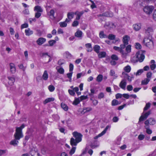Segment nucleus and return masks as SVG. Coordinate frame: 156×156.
<instances>
[{"label": "nucleus", "instance_id": "obj_1", "mask_svg": "<svg viewBox=\"0 0 156 156\" xmlns=\"http://www.w3.org/2000/svg\"><path fill=\"white\" fill-rule=\"evenodd\" d=\"M72 134L75 138H71L70 139V144L72 146H76L78 143L82 140V135L77 132L75 131Z\"/></svg>", "mask_w": 156, "mask_h": 156}, {"label": "nucleus", "instance_id": "obj_2", "mask_svg": "<svg viewBox=\"0 0 156 156\" xmlns=\"http://www.w3.org/2000/svg\"><path fill=\"white\" fill-rule=\"evenodd\" d=\"M143 43L145 46L150 48L152 49L154 48V43L151 38H144L143 41Z\"/></svg>", "mask_w": 156, "mask_h": 156}, {"label": "nucleus", "instance_id": "obj_3", "mask_svg": "<svg viewBox=\"0 0 156 156\" xmlns=\"http://www.w3.org/2000/svg\"><path fill=\"white\" fill-rule=\"evenodd\" d=\"M136 59L133 61V58L131 59V61L134 62L137 61L138 60L140 62L143 61L145 58V56L142 51H139L136 53L135 55Z\"/></svg>", "mask_w": 156, "mask_h": 156}, {"label": "nucleus", "instance_id": "obj_4", "mask_svg": "<svg viewBox=\"0 0 156 156\" xmlns=\"http://www.w3.org/2000/svg\"><path fill=\"white\" fill-rule=\"evenodd\" d=\"M125 46L123 44H121L120 47L114 46L113 49L116 51L119 52L122 55L123 57H126L127 55V53L124 52V49L125 48Z\"/></svg>", "mask_w": 156, "mask_h": 156}, {"label": "nucleus", "instance_id": "obj_5", "mask_svg": "<svg viewBox=\"0 0 156 156\" xmlns=\"http://www.w3.org/2000/svg\"><path fill=\"white\" fill-rule=\"evenodd\" d=\"M23 135L21 130H19L16 129V132L14 135V138L17 140H20L21 138L23 137Z\"/></svg>", "mask_w": 156, "mask_h": 156}, {"label": "nucleus", "instance_id": "obj_6", "mask_svg": "<svg viewBox=\"0 0 156 156\" xmlns=\"http://www.w3.org/2000/svg\"><path fill=\"white\" fill-rule=\"evenodd\" d=\"M154 9V7L152 5L146 6L144 7L143 10L146 14H150L152 13Z\"/></svg>", "mask_w": 156, "mask_h": 156}, {"label": "nucleus", "instance_id": "obj_7", "mask_svg": "<svg viewBox=\"0 0 156 156\" xmlns=\"http://www.w3.org/2000/svg\"><path fill=\"white\" fill-rule=\"evenodd\" d=\"M121 77L122 78H123L125 79H127L128 80L129 82H131L132 80V79L133 78V75H132L131 76H130L127 73L125 72H122Z\"/></svg>", "mask_w": 156, "mask_h": 156}, {"label": "nucleus", "instance_id": "obj_8", "mask_svg": "<svg viewBox=\"0 0 156 156\" xmlns=\"http://www.w3.org/2000/svg\"><path fill=\"white\" fill-rule=\"evenodd\" d=\"M156 121L155 119L153 118H150L146 120L144 122L145 125H154L155 124Z\"/></svg>", "mask_w": 156, "mask_h": 156}, {"label": "nucleus", "instance_id": "obj_9", "mask_svg": "<svg viewBox=\"0 0 156 156\" xmlns=\"http://www.w3.org/2000/svg\"><path fill=\"white\" fill-rule=\"evenodd\" d=\"M145 33L147 34H151L154 32L153 28L152 26H147L145 29Z\"/></svg>", "mask_w": 156, "mask_h": 156}, {"label": "nucleus", "instance_id": "obj_10", "mask_svg": "<svg viewBox=\"0 0 156 156\" xmlns=\"http://www.w3.org/2000/svg\"><path fill=\"white\" fill-rule=\"evenodd\" d=\"M150 113L151 112L150 111H148L144 114L143 112V114L141 116L139 119V121L141 122L143 121L144 119H147Z\"/></svg>", "mask_w": 156, "mask_h": 156}, {"label": "nucleus", "instance_id": "obj_11", "mask_svg": "<svg viewBox=\"0 0 156 156\" xmlns=\"http://www.w3.org/2000/svg\"><path fill=\"white\" fill-rule=\"evenodd\" d=\"M126 85V80L125 79H124L122 80L120 83L119 86L122 89L125 90Z\"/></svg>", "mask_w": 156, "mask_h": 156}, {"label": "nucleus", "instance_id": "obj_12", "mask_svg": "<svg viewBox=\"0 0 156 156\" xmlns=\"http://www.w3.org/2000/svg\"><path fill=\"white\" fill-rule=\"evenodd\" d=\"M129 39V37L127 35H125L123 37L122 39L123 44H122L124 45L125 47L128 44V41Z\"/></svg>", "mask_w": 156, "mask_h": 156}, {"label": "nucleus", "instance_id": "obj_13", "mask_svg": "<svg viewBox=\"0 0 156 156\" xmlns=\"http://www.w3.org/2000/svg\"><path fill=\"white\" fill-rule=\"evenodd\" d=\"M55 11L54 9H51L50 11L48 13V15L50 18L52 20H54L55 17L54 16Z\"/></svg>", "mask_w": 156, "mask_h": 156}, {"label": "nucleus", "instance_id": "obj_14", "mask_svg": "<svg viewBox=\"0 0 156 156\" xmlns=\"http://www.w3.org/2000/svg\"><path fill=\"white\" fill-rule=\"evenodd\" d=\"M46 41V39L43 37L39 38L36 41V42L38 45H41L44 43Z\"/></svg>", "mask_w": 156, "mask_h": 156}, {"label": "nucleus", "instance_id": "obj_15", "mask_svg": "<svg viewBox=\"0 0 156 156\" xmlns=\"http://www.w3.org/2000/svg\"><path fill=\"white\" fill-rule=\"evenodd\" d=\"M9 68L10 72L12 73H14L16 71V68L15 65L13 63L9 64Z\"/></svg>", "mask_w": 156, "mask_h": 156}, {"label": "nucleus", "instance_id": "obj_16", "mask_svg": "<svg viewBox=\"0 0 156 156\" xmlns=\"http://www.w3.org/2000/svg\"><path fill=\"white\" fill-rule=\"evenodd\" d=\"M74 15V13L73 12H69L67 14V17L68 19L66 18V21L67 22H70L71 19L73 18Z\"/></svg>", "mask_w": 156, "mask_h": 156}, {"label": "nucleus", "instance_id": "obj_17", "mask_svg": "<svg viewBox=\"0 0 156 156\" xmlns=\"http://www.w3.org/2000/svg\"><path fill=\"white\" fill-rule=\"evenodd\" d=\"M82 32L80 30H77L75 34V36L76 37L81 39L83 35Z\"/></svg>", "mask_w": 156, "mask_h": 156}, {"label": "nucleus", "instance_id": "obj_18", "mask_svg": "<svg viewBox=\"0 0 156 156\" xmlns=\"http://www.w3.org/2000/svg\"><path fill=\"white\" fill-rule=\"evenodd\" d=\"M141 25L140 23H136L133 25V29L135 31L139 30L141 28Z\"/></svg>", "mask_w": 156, "mask_h": 156}, {"label": "nucleus", "instance_id": "obj_19", "mask_svg": "<svg viewBox=\"0 0 156 156\" xmlns=\"http://www.w3.org/2000/svg\"><path fill=\"white\" fill-rule=\"evenodd\" d=\"M84 11H82L80 12H76L75 13V14L76 15V20H79L80 19L81 16L84 13Z\"/></svg>", "mask_w": 156, "mask_h": 156}, {"label": "nucleus", "instance_id": "obj_20", "mask_svg": "<svg viewBox=\"0 0 156 156\" xmlns=\"http://www.w3.org/2000/svg\"><path fill=\"white\" fill-rule=\"evenodd\" d=\"M105 26L106 28L108 29L114 28L116 27L115 24L112 23H107Z\"/></svg>", "mask_w": 156, "mask_h": 156}, {"label": "nucleus", "instance_id": "obj_21", "mask_svg": "<svg viewBox=\"0 0 156 156\" xmlns=\"http://www.w3.org/2000/svg\"><path fill=\"white\" fill-rule=\"evenodd\" d=\"M48 78V75L47 70H45L42 76V78L44 80H47Z\"/></svg>", "mask_w": 156, "mask_h": 156}, {"label": "nucleus", "instance_id": "obj_22", "mask_svg": "<svg viewBox=\"0 0 156 156\" xmlns=\"http://www.w3.org/2000/svg\"><path fill=\"white\" fill-rule=\"evenodd\" d=\"M8 78L9 80L8 83L10 85H13L15 81V78L12 76H8Z\"/></svg>", "mask_w": 156, "mask_h": 156}, {"label": "nucleus", "instance_id": "obj_23", "mask_svg": "<svg viewBox=\"0 0 156 156\" xmlns=\"http://www.w3.org/2000/svg\"><path fill=\"white\" fill-rule=\"evenodd\" d=\"M150 64V67L151 69L153 70L155 69L156 67L155 61L154 60H152L151 61Z\"/></svg>", "mask_w": 156, "mask_h": 156}, {"label": "nucleus", "instance_id": "obj_24", "mask_svg": "<svg viewBox=\"0 0 156 156\" xmlns=\"http://www.w3.org/2000/svg\"><path fill=\"white\" fill-rule=\"evenodd\" d=\"M85 46L87 48V52H91L93 48L91 44L90 43H87L85 44Z\"/></svg>", "mask_w": 156, "mask_h": 156}, {"label": "nucleus", "instance_id": "obj_25", "mask_svg": "<svg viewBox=\"0 0 156 156\" xmlns=\"http://www.w3.org/2000/svg\"><path fill=\"white\" fill-rule=\"evenodd\" d=\"M34 10L41 13L43 11V9L39 5L36 6L34 8Z\"/></svg>", "mask_w": 156, "mask_h": 156}, {"label": "nucleus", "instance_id": "obj_26", "mask_svg": "<svg viewBox=\"0 0 156 156\" xmlns=\"http://www.w3.org/2000/svg\"><path fill=\"white\" fill-rule=\"evenodd\" d=\"M19 140H17V139H16L15 138H14V140L10 141V144L11 145H13L14 146H16L19 143Z\"/></svg>", "mask_w": 156, "mask_h": 156}, {"label": "nucleus", "instance_id": "obj_27", "mask_svg": "<svg viewBox=\"0 0 156 156\" xmlns=\"http://www.w3.org/2000/svg\"><path fill=\"white\" fill-rule=\"evenodd\" d=\"M25 33L26 36H29L33 33V31L29 28H28L25 30Z\"/></svg>", "mask_w": 156, "mask_h": 156}, {"label": "nucleus", "instance_id": "obj_28", "mask_svg": "<svg viewBox=\"0 0 156 156\" xmlns=\"http://www.w3.org/2000/svg\"><path fill=\"white\" fill-rule=\"evenodd\" d=\"M110 75L113 76L114 79H116L118 77L117 75L115 74V71L113 70H111L110 72Z\"/></svg>", "mask_w": 156, "mask_h": 156}, {"label": "nucleus", "instance_id": "obj_29", "mask_svg": "<svg viewBox=\"0 0 156 156\" xmlns=\"http://www.w3.org/2000/svg\"><path fill=\"white\" fill-rule=\"evenodd\" d=\"M145 127L146 129V132L148 134H151L152 133V131L149 128V125H145Z\"/></svg>", "mask_w": 156, "mask_h": 156}, {"label": "nucleus", "instance_id": "obj_30", "mask_svg": "<svg viewBox=\"0 0 156 156\" xmlns=\"http://www.w3.org/2000/svg\"><path fill=\"white\" fill-rule=\"evenodd\" d=\"M94 50L97 53H99L100 49V47L98 45H95L93 47Z\"/></svg>", "mask_w": 156, "mask_h": 156}, {"label": "nucleus", "instance_id": "obj_31", "mask_svg": "<svg viewBox=\"0 0 156 156\" xmlns=\"http://www.w3.org/2000/svg\"><path fill=\"white\" fill-rule=\"evenodd\" d=\"M106 55V53L105 51H102L99 52L98 54V57L99 58H104Z\"/></svg>", "mask_w": 156, "mask_h": 156}, {"label": "nucleus", "instance_id": "obj_32", "mask_svg": "<svg viewBox=\"0 0 156 156\" xmlns=\"http://www.w3.org/2000/svg\"><path fill=\"white\" fill-rule=\"evenodd\" d=\"M123 69L124 71V72H125L126 73H129L131 71V68L129 66L127 65L124 67Z\"/></svg>", "mask_w": 156, "mask_h": 156}, {"label": "nucleus", "instance_id": "obj_33", "mask_svg": "<svg viewBox=\"0 0 156 156\" xmlns=\"http://www.w3.org/2000/svg\"><path fill=\"white\" fill-rule=\"evenodd\" d=\"M55 99L53 98H49L46 99L44 102V103L45 104L48 102H50L51 101H53Z\"/></svg>", "mask_w": 156, "mask_h": 156}, {"label": "nucleus", "instance_id": "obj_34", "mask_svg": "<svg viewBox=\"0 0 156 156\" xmlns=\"http://www.w3.org/2000/svg\"><path fill=\"white\" fill-rule=\"evenodd\" d=\"M103 76L101 74L98 75L96 78V81L98 82H101L102 80Z\"/></svg>", "mask_w": 156, "mask_h": 156}, {"label": "nucleus", "instance_id": "obj_35", "mask_svg": "<svg viewBox=\"0 0 156 156\" xmlns=\"http://www.w3.org/2000/svg\"><path fill=\"white\" fill-rule=\"evenodd\" d=\"M150 79L148 78L145 79L144 80H143L141 82V84L142 85H146L150 81Z\"/></svg>", "mask_w": 156, "mask_h": 156}, {"label": "nucleus", "instance_id": "obj_36", "mask_svg": "<svg viewBox=\"0 0 156 156\" xmlns=\"http://www.w3.org/2000/svg\"><path fill=\"white\" fill-rule=\"evenodd\" d=\"M92 110V108L91 107H85L83 108V112L84 113L91 111Z\"/></svg>", "mask_w": 156, "mask_h": 156}, {"label": "nucleus", "instance_id": "obj_37", "mask_svg": "<svg viewBox=\"0 0 156 156\" xmlns=\"http://www.w3.org/2000/svg\"><path fill=\"white\" fill-rule=\"evenodd\" d=\"M64 55L68 58H70L72 57V55L68 51H66L64 53Z\"/></svg>", "mask_w": 156, "mask_h": 156}, {"label": "nucleus", "instance_id": "obj_38", "mask_svg": "<svg viewBox=\"0 0 156 156\" xmlns=\"http://www.w3.org/2000/svg\"><path fill=\"white\" fill-rule=\"evenodd\" d=\"M61 106L62 108L65 111L68 110V108L67 106L64 103H62Z\"/></svg>", "mask_w": 156, "mask_h": 156}, {"label": "nucleus", "instance_id": "obj_39", "mask_svg": "<svg viewBox=\"0 0 156 156\" xmlns=\"http://www.w3.org/2000/svg\"><path fill=\"white\" fill-rule=\"evenodd\" d=\"M120 103L116 100L114 99L112 102V106H115L119 105Z\"/></svg>", "mask_w": 156, "mask_h": 156}, {"label": "nucleus", "instance_id": "obj_40", "mask_svg": "<svg viewBox=\"0 0 156 156\" xmlns=\"http://www.w3.org/2000/svg\"><path fill=\"white\" fill-rule=\"evenodd\" d=\"M68 22H67L65 21L64 22H60L59 23V24L61 27H66L67 25V23Z\"/></svg>", "mask_w": 156, "mask_h": 156}, {"label": "nucleus", "instance_id": "obj_41", "mask_svg": "<svg viewBox=\"0 0 156 156\" xmlns=\"http://www.w3.org/2000/svg\"><path fill=\"white\" fill-rule=\"evenodd\" d=\"M99 37L101 38H106L107 37V36L105 34L103 31H101L99 34Z\"/></svg>", "mask_w": 156, "mask_h": 156}, {"label": "nucleus", "instance_id": "obj_42", "mask_svg": "<svg viewBox=\"0 0 156 156\" xmlns=\"http://www.w3.org/2000/svg\"><path fill=\"white\" fill-rule=\"evenodd\" d=\"M144 72V70L143 69H140L138 70L137 72L136 73H134L135 74L136 76H138L140 75L143 72Z\"/></svg>", "mask_w": 156, "mask_h": 156}, {"label": "nucleus", "instance_id": "obj_43", "mask_svg": "<svg viewBox=\"0 0 156 156\" xmlns=\"http://www.w3.org/2000/svg\"><path fill=\"white\" fill-rule=\"evenodd\" d=\"M56 43V41L54 40H51L48 41L49 46H53Z\"/></svg>", "mask_w": 156, "mask_h": 156}, {"label": "nucleus", "instance_id": "obj_44", "mask_svg": "<svg viewBox=\"0 0 156 156\" xmlns=\"http://www.w3.org/2000/svg\"><path fill=\"white\" fill-rule=\"evenodd\" d=\"M126 50L127 53L130 52L131 51V46L130 45H128L126 47Z\"/></svg>", "mask_w": 156, "mask_h": 156}, {"label": "nucleus", "instance_id": "obj_45", "mask_svg": "<svg viewBox=\"0 0 156 156\" xmlns=\"http://www.w3.org/2000/svg\"><path fill=\"white\" fill-rule=\"evenodd\" d=\"M48 89L50 92H52L54 90L55 87L53 85H50L48 87Z\"/></svg>", "mask_w": 156, "mask_h": 156}, {"label": "nucleus", "instance_id": "obj_46", "mask_svg": "<svg viewBox=\"0 0 156 156\" xmlns=\"http://www.w3.org/2000/svg\"><path fill=\"white\" fill-rule=\"evenodd\" d=\"M80 102V100L79 98H77L76 99L73 103V104L77 105Z\"/></svg>", "mask_w": 156, "mask_h": 156}, {"label": "nucleus", "instance_id": "obj_47", "mask_svg": "<svg viewBox=\"0 0 156 156\" xmlns=\"http://www.w3.org/2000/svg\"><path fill=\"white\" fill-rule=\"evenodd\" d=\"M151 104L149 103H148L146 104L145 106L144 109V111L147 110L150 107Z\"/></svg>", "mask_w": 156, "mask_h": 156}, {"label": "nucleus", "instance_id": "obj_48", "mask_svg": "<svg viewBox=\"0 0 156 156\" xmlns=\"http://www.w3.org/2000/svg\"><path fill=\"white\" fill-rule=\"evenodd\" d=\"M85 73L82 72L79 73L77 74L76 77L77 79L80 78L81 76H83L85 75Z\"/></svg>", "mask_w": 156, "mask_h": 156}, {"label": "nucleus", "instance_id": "obj_49", "mask_svg": "<svg viewBox=\"0 0 156 156\" xmlns=\"http://www.w3.org/2000/svg\"><path fill=\"white\" fill-rule=\"evenodd\" d=\"M58 72L61 74H63L64 72V69L60 67V68L57 69Z\"/></svg>", "mask_w": 156, "mask_h": 156}, {"label": "nucleus", "instance_id": "obj_50", "mask_svg": "<svg viewBox=\"0 0 156 156\" xmlns=\"http://www.w3.org/2000/svg\"><path fill=\"white\" fill-rule=\"evenodd\" d=\"M76 149V147H72L69 152V154L71 155H72L73 154L75 151Z\"/></svg>", "mask_w": 156, "mask_h": 156}, {"label": "nucleus", "instance_id": "obj_51", "mask_svg": "<svg viewBox=\"0 0 156 156\" xmlns=\"http://www.w3.org/2000/svg\"><path fill=\"white\" fill-rule=\"evenodd\" d=\"M104 97V93L102 92H101L100 93L98 96V98L99 99H101V98H103Z\"/></svg>", "mask_w": 156, "mask_h": 156}, {"label": "nucleus", "instance_id": "obj_52", "mask_svg": "<svg viewBox=\"0 0 156 156\" xmlns=\"http://www.w3.org/2000/svg\"><path fill=\"white\" fill-rule=\"evenodd\" d=\"M110 128V126H106L105 129L102 131L101 133L102 134H103V135L107 131L108 128Z\"/></svg>", "mask_w": 156, "mask_h": 156}, {"label": "nucleus", "instance_id": "obj_53", "mask_svg": "<svg viewBox=\"0 0 156 156\" xmlns=\"http://www.w3.org/2000/svg\"><path fill=\"white\" fill-rule=\"evenodd\" d=\"M110 128V126H106L105 129L102 131L101 133L102 134H103V135L107 131L108 128Z\"/></svg>", "mask_w": 156, "mask_h": 156}, {"label": "nucleus", "instance_id": "obj_54", "mask_svg": "<svg viewBox=\"0 0 156 156\" xmlns=\"http://www.w3.org/2000/svg\"><path fill=\"white\" fill-rule=\"evenodd\" d=\"M79 24V22L77 20H75L73 21V24L72 26L73 27H76Z\"/></svg>", "mask_w": 156, "mask_h": 156}, {"label": "nucleus", "instance_id": "obj_55", "mask_svg": "<svg viewBox=\"0 0 156 156\" xmlns=\"http://www.w3.org/2000/svg\"><path fill=\"white\" fill-rule=\"evenodd\" d=\"M115 36L112 34H110L108 36V38L110 40H113L115 38Z\"/></svg>", "mask_w": 156, "mask_h": 156}, {"label": "nucleus", "instance_id": "obj_56", "mask_svg": "<svg viewBox=\"0 0 156 156\" xmlns=\"http://www.w3.org/2000/svg\"><path fill=\"white\" fill-rule=\"evenodd\" d=\"M144 137L145 136L143 134H140L138 136V139L140 140H143L144 139Z\"/></svg>", "mask_w": 156, "mask_h": 156}, {"label": "nucleus", "instance_id": "obj_57", "mask_svg": "<svg viewBox=\"0 0 156 156\" xmlns=\"http://www.w3.org/2000/svg\"><path fill=\"white\" fill-rule=\"evenodd\" d=\"M90 93L89 94V95L91 97H92L93 96V94L94 93L95 90L94 89H91L90 90Z\"/></svg>", "mask_w": 156, "mask_h": 156}, {"label": "nucleus", "instance_id": "obj_58", "mask_svg": "<svg viewBox=\"0 0 156 156\" xmlns=\"http://www.w3.org/2000/svg\"><path fill=\"white\" fill-rule=\"evenodd\" d=\"M119 120V118L117 116L114 117L112 119V121L114 122H117Z\"/></svg>", "mask_w": 156, "mask_h": 156}, {"label": "nucleus", "instance_id": "obj_59", "mask_svg": "<svg viewBox=\"0 0 156 156\" xmlns=\"http://www.w3.org/2000/svg\"><path fill=\"white\" fill-rule=\"evenodd\" d=\"M41 15V12H37L35 13V17L37 18H38Z\"/></svg>", "mask_w": 156, "mask_h": 156}, {"label": "nucleus", "instance_id": "obj_60", "mask_svg": "<svg viewBox=\"0 0 156 156\" xmlns=\"http://www.w3.org/2000/svg\"><path fill=\"white\" fill-rule=\"evenodd\" d=\"M68 92L71 95L73 96L75 95V93L73 90L69 89L68 90Z\"/></svg>", "mask_w": 156, "mask_h": 156}, {"label": "nucleus", "instance_id": "obj_61", "mask_svg": "<svg viewBox=\"0 0 156 156\" xmlns=\"http://www.w3.org/2000/svg\"><path fill=\"white\" fill-rule=\"evenodd\" d=\"M111 58L113 60H117L118 59V57L115 55H113L111 56Z\"/></svg>", "mask_w": 156, "mask_h": 156}, {"label": "nucleus", "instance_id": "obj_62", "mask_svg": "<svg viewBox=\"0 0 156 156\" xmlns=\"http://www.w3.org/2000/svg\"><path fill=\"white\" fill-rule=\"evenodd\" d=\"M25 127V125L24 124H23L20 127H16V129H18L19 130H21V131H22V129L24 128Z\"/></svg>", "mask_w": 156, "mask_h": 156}, {"label": "nucleus", "instance_id": "obj_63", "mask_svg": "<svg viewBox=\"0 0 156 156\" xmlns=\"http://www.w3.org/2000/svg\"><path fill=\"white\" fill-rule=\"evenodd\" d=\"M133 87L131 85H129L127 87V89L129 91H130L133 90Z\"/></svg>", "mask_w": 156, "mask_h": 156}, {"label": "nucleus", "instance_id": "obj_64", "mask_svg": "<svg viewBox=\"0 0 156 156\" xmlns=\"http://www.w3.org/2000/svg\"><path fill=\"white\" fill-rule=\"evenodd\" d=\"M141 47V45L139 43H136L135 48L137 49H140Z\"/></svg>", "mask_w": 156, "mask_h": 156}]
</instances>
